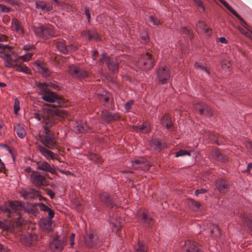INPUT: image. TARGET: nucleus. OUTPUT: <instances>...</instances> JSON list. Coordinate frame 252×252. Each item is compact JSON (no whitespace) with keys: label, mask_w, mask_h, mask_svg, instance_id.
<instances>
[{"label":"nucleus","mask_w":252,"mask_h":252,"mask_svg":"<svg viewBox=\"0 0 252 252\" xmlns=\"http://www.w3.org/2000/svg\"><path fill=\"white\" fill-rule=\"evenodd\" d=\"M137 163H139V166H137V169H141L142 170H146L149 169L150 165L147 160L143 158H140L138 159H136L133 161V164L136 165Z\"/></svg>","instance_id":"20"},{"label":"nucleus","mask_w":252,"mask_h":252,"mask_svg":"<svg viewBox=\"0 0 252 252\" xmlns=\"http://www.w3.org/2000/svg\"><path fill=\"white\" fill-rule=\"evenodd\" d=\"M195 108L202 115L209 117H211L213 115V111L211 108L204 103L201 102L196 104Z\"/></svg>","instance_id":"9"},{"label":"nucleus","mask_w":252,"mask_h":252,"mask_svg":"<svg viewBox=\"0 0 252 252\" xmlns=\"http://www.w3.org/2000/svg\"><path fill=\"white\" fill-rule=\"evenodd\" d=\"M137 65L143 70H149L154 65V60L151 54L146 53L141 56L137 62Z\"/></svg>","instance_id":"3"},{"label":"nucleus","mask_w":252,"mask_h":252,"mask_svg":"<svg viewBox=\"0 0 252 252\" xmlns=\"http://www.w3.org/2000/svg\"><path fill=\"white\" fill-rule=\"evenodd\" d=\"M188 203L189 207L195 211L201 210L203 208L202 205L199 202L192 199H189Z\"/></svg>","instance_id":"27"},{"label":"nucleus","mask_w":252,"mask_h":252,"mask_svg":"<svg viewBox=\"0 0 252 252\" xmlns=\"http://www.w3.org/2000/svg\"><path fill=\"white\" fill-rule=\"evenodd\" d=\"M37 169L39 170L47 171L50 173H53L54 169L51 165L46 161H44L39 164Z\"/></svg>","instance_id":"29"},{"label":"nucleus","mask_w":252,"mask_h":252,"mask_svg":"<svg viewBox=\"0 0 252 252\" xmlns=\"http://www.w3.org/2000/svg\"><path fill=\"white\" fill-rule=\"evenodd\" d=\"M90 158L98 163H101L102 162L100 157L96 154H92Z\"/></svg>","instance_id":"49"},{"label":"nucleus","mask_w":252,"mask_h":252,"mask_svg":"<svg viewBox=\"0 0 252 252\" xmlns=\"http://www.w3.org/2000/svg\"><path fill=\"white\" fill-rule=\"evenodd\" d=\"M37 192V190L36 189H30L28 190H22L20 191V193L24 199L29 200L34 198Z\"/></svg>","instance_id":"17"},{"label":"nucleus","mask_w":252,"mask_h":252,"mask_svg":"<svg viewBox=\"0 0 252 252\" xmlns=\"http://www.w3.org/2000/svg\"><path fill=\"white\" fill-rule=\"evenodd\" d=\"M108 58H106V54L105 53H103L102 54L101 58L99 60V63L100 64H103L105 62H106V60H107Z\"/></svg>","instance_id":"58"},{"label":"nucleus","mask_w":252,"mask_h":252,"mask_svg":"<svg viewBox=\"0 0 252 252\" xmlns=\"http://www.w3.org/2000/svg\"><path fill=\"white\" fill-rule=\"evenodd\" d=\"M166 120L167 121V123L166 124V127L169 129L172 126V123L171 122L170 118L168 116H163L161 119V123H163V121Z\"/></svg>","instance_id":"45"},{"label":"nucleus","mask_w":252,"mask_h":252,"mask_svg":"<svg viewBox=\"0 0 252 252\" xmlns=\"http://www.w3.org/2000/svg\"><path fill=\"white\" fill-rule=\"evenodd\" d=\"M217 41L218 42H220L222 43L227 44L228 43V41L224 37H221L217 39Z\"/></svg>","instance_id":"63"},{"label":"nucleus","mask_w":252,"mask_h":252,"mask_svg":"<svg viewBox=\"0 0 252 252\" xmlns=\"http://www.w3.org/2000/svg\"><path fill=\"white\" fill-rule=\"evenodd\" d=\"M56 47L61 53L65 54L68 52L66 46L62 41H57L55 43Z\"/></svg>","instance_id":"34"},{"label":"nucleus","mask_w":252,"mask_h":252,"mask_svg":"<svg viewBox=\"0 0 252 252\" xmlns=\"http://www.w3.org/2000/svg\"><path fill=\"white\" fill-rule=\"evenodd\" d=\"M244 220L248 226L252 230V220L247 217L245 218Z\"/></svg>","instance_id":"57"},{"label":"nucleus","mask_w":252,"mask_h":252,"mask_svg":"<svg viewBox=\"0 0 252 252\" xmlns=\"http://www.w3.org/2000/svg\"><path fill=\"white\" fill-rule=\"evenodd\" d=\"M8 206L12 213L19 210L21 207V204L19 202L11 201L8 202Z\"/></svg>","instance_id":"31"},{"label":"nucleus","mask_w":252,"mask_h":252,"mask_svg":"<svg viewBox=\"0 0 252 252\" xmlns=\"http://www.w3.org/2000/svg\"><path fill=\"white\" fill-rule=\"evenodd\" d=\"M46 193L51 198H53L55 196V193L51 189H45Z\"/></svg>","instance_id":"59"},{"label":"nucleus","mask_w":252,"mask_h":252,"mask_svg":"<svg viewBox=\"0 0 252 252\" xmlns=\"http://www.w3.org/2000/svg\"><path fill=\"white\" fill-rule=\"evenodd\" d=\"M20 102L18 99L16 98L14 100V110L15 114H17L20 110Z\"/></svg>","instance_id":"52"},{"label":"nucleus","mask_w":252,"mask_h":252,"mask_svg":"<svg viewBox=\"0 0 252 252\" xmlns=\"http://www.w3.org/2000/svg\"><path fill=\"white\" fill-rule=\"evenodd\" d=\"M194 67L198 70L205 72L208 75H210V71L207 67L203 66L201 63H195Z\"/></svg>","instance_id":"40"},{"label":"nucleus","mask_w":252,"mask_h":252,"mask_svg":"<svg viewBox=\"0 0 252 252\" xmlns=\"http://www.w3.org/2000/svg\"><path fill=\"white\" fill-rule=\"evenodd\" d=\"M49 114L51 116H55L61 118H64L68 116V113L66 111L59 109L51 110Z\"/></svg>","instance_id":"24"},{"label":"nucleus","mask_w":252,"mask_h":252,"mask_svg":"<svg viewBox=\"0 0 252 252\" xmlns=\"http://www.w3.org/2000/svg\"><path fill=\"white\" fill-rule=\"evenodd\" d=\"M84 239L85 245L88 248L97 249L103 244L102 240L92 231H86Z\"/></svg>","instance_id":"2"},{"label":"nucleus","mask_w":252,"mask_h":252,"mask_svg":"<svg viewBox=\"0 0 252 252\" xmlns=\"http://www.w3.org/2000/svg\"><path fill=\"white\" fill-rule=\"evenodd\" d=\"M32 53L29 52L23 56L19 57L18 58H17V60L18 62L20 60H22L24 62H28L32 58Z\"/></svg>","instance_id":"44"},{"label":"nucleus","mask_w":252,"mask_h":252,"mask_svg":"<svg viewBox=\"0 0 252 252\" xmlns=\"http://www.w3.org/2000/svg\"><path fill=\"white\" fill-rule=\"evenodd\" d=\"M136 252H147V247L140 242H138L137 245L135 246Z\"/></svg>","instance_id":"39"},{"label":"nucleus","mask_w":252,"mask_h":252,"mask_svg":"<svg viewBox=\"0 0 252 252\" xmlns=\"http://www.w3.org/2000/svg\"><path fill=\"white\" fill-rule=\"evenodd\" d=\"M49 126H44L43 144L49 149H54L56 147L57 140L54 134L52 133L49 130L48 127Z\"/></svg>","instance_id":"4"},{"label":"nucleus","mask_w":252,"mask_h":252,"mask_svg":"<svg viewBox=\"0 0 252 252\" xmlns=\"http://www.w3.org/2000/svg\"><path fill=\"white\" fill-rule=\"evenodd\" d=\"M193 1H194V3L196 6L198 7V8H201L203 11H205V7L202 3V1L201 0H193Z\"/></svg>","instance_id":"50"},{"label":"nucleus","mask_w":252,"mask_h":252,"mask_svg":"<svg viewBox=\"0 0 252 252\" xmlns=\"http://www.w3.org/2000/svg\"><path fill=\"white\" fill-rule=\"evenodd\" d=\"M109 221V223L111 224L113 227V231H117L121 228L122 226L120 218H115L113 217L110 219Z\"/></svg>","instance_id":"28"},{"label":"nucleus","mask_w":252,"mask_h":252,"mask_svg":"<svg viewBox=\"0 0 252 252\" xmlns=\"http://www.w3.org/2000/svg\"><path fill=\"white\" fill-rule=\"evenodd\" d=\"M10 8L1 4H0V10L1 12H8L10 11Z\"/></svg>","instance_id":"55"},{"label":"nucleus","mask_w":252,"mask_h":252,"mask_svg":"<svg viewBox=\"0 0 252 252\" xmlns=\"http://www.w3.org/2000/svg\"><path fill=\"white\" fill-rule=\"evenodd\" d=\"M0 209L1 211L6 214L8 217H11V213L9 207L8 206V202L6 203L4 206H1Z\"/></svg>","instance_id":"42"},{"label":"nucleus","mask_w":252,"mask_h":252,"mask_svg":"<svg viewBox=\"0 0 252 252\" xmlns=\"http://www.w3.org/2000/svg\"><path fill=\"white\" fill-rule=\"evenodd\" d=\"M186 155L189 156H190V152H189L188 151L185 150H181L179 151L178 152H177L176 154V157H179L181 156H186Z\"/></svg>","instance_id":"47"},{"label":"nucleus","mask_w":252,"mask_h":252,"mask_svg":"<svg viewBox=\"0 0 252 252\" xmlns=\"http://www.w3.org/2000/svg\"><path fill=\"white\" fill-rule=\"evenodd\" d=\"M151 146L155 150L160 151L166 147L165 143L159 141L157 139H153L151 141Z\"/></svg>","instance_id":"25"},{"label":"nucleus","mask_w":252,"mask_h":252,"mask_svg":"<svg viewBox=\"0 0 252 252\" xmlns=\"http://www.w3.org/2000/svg\"><path fill=\"white\" fill-rule=\"evenodd\" d=\"M48 217L49 219L50 220H51V219L54 217V213L53 211L50 208V209L48 211Z\"/></svg>","instance_id":"64"},{"label":"nucleus","mask_w":252,"mask_h":252,"mask_svg":"<svg viewBox=\"0 0 252 252\" xmlns=\"http://www.w3.org/2000/svg\"><path fill=\"white\" fill-rule=\"evenodd\" d=\"M213 154L214 158L218 161L225 162L228 160V158L226 156L222 154L217 150H214L213 152Z\"/></svg>","instance_id":"30"},{"label":"nucleus","mask_w":252,"mask_h":252,"mask_svg":"<svg viewBox=\"0 0 252 252\" xmlns=\"http://www.w3.org/2000/svg\"><path fill=\"white\" fill-rule=\"evenodd\" d=\"M36 149L47 159L51 158L52 159L58 160L57 155L52 151L48 150L45 147L40 145H37L36 146Z\"/></svg>","instance_id":"10"},{"label":"nucleus","mask_w":252,"mask_h":252,"mask_svg":"<svg viewBox=\"0 0 252 252\" xmlns=\"http://www.w3.org/2000/svg\"><path fill=\"white\" fill-rule=\"evenodd\" d=\"M99 199L101 202L108 207L112 208L114 205V202L112 198L106 192L101 193L99 196Z\"/></svg>","instance_id":"16"},{"label":"nucleus","mask_w":252,"mask_h":252,"mask_svg":"<svg viewBox=\"0 0 252 252\" xmlns=\"http://www.w3.org/2000/svg\"><path fill=\"white\" fill-rule=\"evenodd\" d=\"M36 35L44 39H48L55 36V33L51 27H39L34 29Z\"/></svg>","instance_id":"6"},{"label":"nucleus","mask_w":252,"mask_h":252,"mask_svg":"<svg viewBox=\"0 0 252 252\" xmlns=\"http://www.w3.org/2000/svg\"><path fill=\"white\" fill-rule=\"evenodd\" d=\"M87 37L89 39H99V35L98 33L94 31H88L87 33Z\"/></svg>","instance_id":"41"},{"label":"nucleus","mask_w":252,"mask_h":252,"mask_svg":"<svg viewBox=\"0 0 252 252\" xmlns=\"http://www.w3.org/2000/svg\"><path fill=\"white\" fill-rule=\"evenodd\" d=\"M14 69L17 71L24 72L26 74L30 73V70L29 67L26 65H21L18 64H15L14 65Z\"/></svg>","instance_id":"35"},{"label":"nucleus","mask_w":252,"mask_h":252,"mask_svg":"<svg viewBox=\"0 0 252 252\" xmlns=\"http://www.w3.org/2000/svg\"><path fill=\"white\" fill-rule=\"evenodd\" d=\"M40 226L44 231L50 232L53 230L54 224L51 220L43 219L40 221Z\"/></svg>","instance_id":"15"},{"label":"nucleus","mask_w":252,"mask_h":252,"mask_svg":"<svg viewBox=\"0 0 252 252\" xmlns=\"http://www.w3.org/2000/svg\"><path fill=\"white\" fill-rule=\"evenodd\" d=\"M18 61H17V59L14 61H12L11 59V57H10L9 58H8L7 59H6L4 60V64L5 66H6L7 67H9L13 66L14 68V65H15V64H16V63Z\"/></svg>","instance_id":"43"},{"label":"nucleus","mask_w":252,"mask_h":252,"mask_svg":"<svg viewBox=\"0 0 252 252\" xmlns=\"http://www.w3.org/2000/svg\"><path fill=\"white\" fill-rule=\"evenodd\" d=\"M45 178L37 173L33 172L31 175V181L36 186L44 185Z\"/></svg>","instance_id":"13"},{"label":"nucleus","mask_w":252,"mask_h":252,"mask_svg":"<svg viewBox=\"0 0 252 252\" xmlns=\"http://www.w3.org/2000/svg\"><path fill=\"white\" fill-rule=\"evenodd\" d=\"M0 57L4 60L11 57V55L9 53H5L3 52H0Z\"/></svg>","instance_id":"56"},{"label":"nucleus","mask_w":252,"mask_h":252,"mask_svg":"<svg viewBox=\"0 0 252 252\" xmlns=\"http://www.w3.org/2000/svg\"><path fill=\"white\" fill-rule=\"evenodd\" d=\"M143 222L147 226H150L153 223V220L151 217L148 216L146 212H143L141 216Z\"/></svg>","instance_id":"37"},{"label":"nucleus","mask_w":252,"mask_h":252,"mask_svg":"<svg viewBox=\"0 0 252 252\" xmlns=\"http://www.w3.org/2000/svg\"><path fill=\"white\" fill-rule=\"evenodd\" d=\"M206 192V190L203 189H198L195 191V195L198 196L199 194L204 193Z\"/></svg>","instance_id":"62"},{"label":"nucleus","mask_w":252,"mask_h":252,"mask_svg":"<svg viewBox=\"0 0 252 252\" xmlns=\"http://www.w3.org/2000/svg\"><path fill=\"white\" fill-rule=\"evenodd\" d=\"M229 185L224 180H219L216 182V188L220 193H225L228 190Z\"/></svg>","instance_id":"21"},{"label":"nucleus","mask_w":252,"mask_h":252,"mask_svg":"<svg viewBox=\"0 0 252 252\" xmlns=\"http://www.w3.org/2000/svg\"><path fill=\"white\" fill-rule=\"evenodd\" d=\"M211 233L212 234H214L216 237L220 236L221 235L220 228L216 225L213 226V228L211 231Z\"/></svg>","instance_id":"46"},{"label":"nucleus","mask_w":252,"mask_h":252,"mask_svg":"<svg viewBox=\"0 0 252 252\" xmlns=\"http://www.w3.org/2000/svg\"><path fill=\"white\" fill-rule=\"evenodd\" d=\"M36 7L46 11H48L52 9L51 6L48 5L45 2L41 0H38L36 2Z\"/></svg>","instance_id":"32"},{"label":"nucleus","mask_w":252,"mask_h":252,"mask_svg":"<svg viewBox=\"0 0 252 252\" xmlns=\"http://www.w3.org/2000/svg\"><path fill=\"white\" fill-rule=\"evenodd\" d=\"M11 28L13 32L19 36H22L24 34V29L21 23L16 18H14L11 22Z\"/></svg>","instance_id":"14"},{"label":"nucleus","mask_w":252,"mask_h":252,"mask_svg":"<svg viewBox=\"0 0 252 252\" xmlns=\"http://www.w3.org/2000/svg\"><path fill=\"white\" fill-rule=\"evenodd\" d=\"M11 225L10 224L5 223L0 220V228L3 230H8L10 229Z\"/></svg>","instance_id":"48"},{"label":"nucleus","mask_w":252,"mask_h":252,"mask_svg":"<svg viewBox=\"0 0 252 252\" xmlns=\"http://www.w3.org/2000/svg\"><path fill=\"white\" fill-rule=\"evenodd\" d=\"M101 118L107 123L118 121L120 119V116L117 113H113L107 110L103 111L101 113Z\"/></svg>","instance_id":"8"},{"label":"nucleus","mask_w":252,"mask_h":252,"mask_svg":"<svg viewBox=\"0 0 252 252\" xmlns=\"http://www.w3.org/2000/svg\"><path fill=\"white\" fill-rule=\"evenodd\" d=\"M77 129L79 132H85L87 131L89 129V127L86 122H81L78 124L77 126Z\"/></svg>","instance_id":"38"},{"label":"nucleus","mask_w":252,"mask_h":252,"mask_svg":"<svg viewBox=\"0 0 252 252\" xmlns=\"http://www.w3.org/2000/svg\"><path fill=\"white\" fill-rule=\"evenodd\" d=\"M65 238L64 237L61 238L58 236H56L53 239V241L50 244V249L52 251L57 250L61 251L63 250L64 246L65 245Z\"/></svg>","instance_id":"7"},{"label":"nucleus","mask_w":252,"mask_h":252,"mask_svg":"<svg viewBox=\"0 0 252 252\" xmlns=\"http://www.w3.org/2000/svg\"><path fill=\"white\" fill-rule=\"evenodd\" d=\"M39 87L44 90L45 92L41 97L43 100L50 103H55V104L53 105V107H63L65 106L66 100L64 98L58 96L56 93L53 92L46 90L45 89L46 86L43 84H40Z\"/></svg>","instance_id":"1"},{"label":"nucleus","mask_w":252,"mask_h":252,"mask_svg":"<svg viewBox=\"0 0 252 252\" xmlns=\"http://www.w3.org/2000/svg\"><path fill=\"white\" fill-rule=\"evenodd\" d=\"M14 131L17 135L21 138H24L26 135V132L24 127L19 124L16 125Z\"/></svg>","instance_id":"33"},{"label":"nucleus","mask_w":252,"mask_h":252,"mask_svg":"<svg viewBox=\"0 0 252 252\" xmlns=\"http://www.w3.org/2000/svg\"><path fill=\"white\" fill-rule=\"evenodd\" d=\"M140 36L144 42H147L148 41V34L146 32L141 33Z\"/></svg>","instance_id":"61"},{"label":"nucleus","mask_w":252,"mask_h":252,"mask_svg":"<svg viewBox=\"0 0 252 252\" xmlns=\"http://www.w3.org/2000/svg\"><path fill=\"white\" fill-rule=\"evenodd\" d=\"M149 22L152 23L154 25L158 26L160 24V21L158 18H155L153 16H150L148 18Z\"/></svg>","instance_id":"51"},{"label":"nucleus","mask_w":252,"mask_h":252,"mask_svg":"<svg viewBox=\"0 0 252 252\" xmlns=\"http://www.w3.org/2000/svg\"><path fill=\"white\" fill-rule=\"evenodd\" d=\"M157 75L159 83L161 84L167 83L171 77L169 68L166 66L159 67L157 71Z\"/></svg>","instance_id":"5"},{"label":"nucleus","mask_w":252,"mask_h":252,"mask_svg":"<svg viewBox=\"0 0 252 252\" xmlns=\"http://www.w3.org/2000/svg\"><path fill=\"white\" fill-rule=\"evenodd\" d=\"M196 27L197 30L200 32H204L209 36L211 35V30L207 27V25L204 22L199 21L196 24Z\"/></svg>","instance_id":"23"},{"label":"nucleus","mask_w":252,"mask_h":252,"mask_svg":"<svg viewBox=\"0 0 252 252\" xmlns=\"http://www.w3.org/2000/svg\"><path fill=\"white\" fill-rule=\"evenodd\" d=\"M183 249L187 252H202L198 244L191 240L185 242Z\"/></svg>","instance_id":"12"},{"label":"nucleus","mask_w":252,"mask_h":252,"mask_svg":"<svg viewBox=\"0 0 252 252\" xmlns=\"http://www.w3.org/2000/svg\"><path fill=\"white\" fill-rule=\"evenodd\" d=\"M133 104V101L132 100H130V101L127 102V103H126L125 105L126 110L127 111H128L130 110V109Z\"/></svg>","instance_id":"60"},{"label":"nucleus","mask_w":252,"mask_h":252,"mask_svg":"<svg viewBox=\"0 0 252 252\" xmlns=\"http://www.w3.org/2000/svg\"><path fill=\"white\" fill-rule=\"evenodd\" d=\"M37 206L39 207L40 210L42 211H48L50 209V208L43 203H38Z\"/></svg>","instance_id":"54"},{"label":"nucleus","mask_w":252,"mask_h":252,"mask_svg":"<svg viewBox=\"0 0 252 252\" xmlns=\"http://www.w3.org/2000/svg\"><path fill=\"white\" fill-rule=\"evenodd\" d=\"M34 118L38 121H42L45 123V126H52L55 122L53 120L52 117L49 116L47 118L45 116H42L41 114L38 113H34Z\"/></svg>","instance_id":"18"},{"label":"nucleus","mask_w":252,"mask_h":252,"mask_svg":"<svg viewBox=\"0 0 252 252\" xmlns=\"http://www.w3.org/2000/svg\"><path fill=\"white\" fill-rule=\"evenodd\" d=\"M106 63L109 70L115 72L118 69V63L116 59L109 57L106 60Z\"/></svg>","instance_id":"22"},{"label":"nucleus","mask_w":252,"mask_h":252,"mask_svg":"<svg viewBox=\"0 0 252 252\" xmlns=\"http://www.w3.org/2000/svg\"><path fill=\"white\" fill-rule=\"evenodd\" d=\"M182 31L183 33H184L186 35H187L189 38H191L192 37V32L189 30L187 29V28L183 27L182 28Z\"/></svg>","instance_id":"53"},{"label":"nucleus","mask_w":252,"mask_h":252,"mask_svg":"<svg viewBox=\"0 0 252 252\" xmlns=\"http://www.w3.org/2000/svg\"><path fill=\"white\" fill-rule=\"evenodd\" d=\"M229 11H230L235 17H236L240 21L241 24L245 26L247 25V23L244 20V19L239 15L236 11L232 8L230 5L227 3L226 1L224 0H219Z\"/></svg>","instance_id":"19"},{"label":"nucleus","mask_w":252,"mask_h":252,"mask_svg":"<svg viewBox=\"0 0 252 252\" xmlns=\"http://www.w3.org/2000/svg\"><path fill=\"white\" fill-rule=\"evenodd\" d=\"M133 128L137 132L146 133L150 131V126L147 123H145L142 126H134Z\"/></svg>","instance_id":"26"},{"label":"nucleus","mask_w":252,"mask_h":252,"mask_svg":"<svg viewBox=\"0 0 252 252\" xmlns=\"http://www.w3.org/2000/svg\"><path fill=\"white\" fill-rule=\"evenodd\" d=\"M36 65L37 70L40 73L42 74L43 76H48L50 75V72L46 66L40 65L38 63H37Z\"/></svg>","instance_id":"36"},{"label":"nucleus","mask_w":252,"mask_h":252,"mask_svg":"<svg viewBox=\"0 0 252 252\" xmlns=\"http://www.w3.org/2000/svg\"><path fill=\"white\" fill-rule=\"evenodd\" d=\"M68 71L72 76L79 78H85L88 76L87 73L85 71L74 65L69 66Z\"/></svg>","instance_id":"11"}]
</instances>
